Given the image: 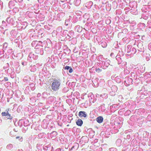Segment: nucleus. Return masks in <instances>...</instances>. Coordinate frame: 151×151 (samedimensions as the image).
I'll use <instances>...</instances> for the list:
<instances>
[{
  "label": "nucleus",
  "mask_w": 151,
  "mask_h": 151,
  "mask_svg": "<svg viewBox=\"0 0 151 151\" xmlns=\"http://www.w3.org/2000/svg\"><path fill=\"white\" fill-rule=\"evenodd\" d=\"M75 30L78 32H81L83 30V28L79 25H77L75 27Z\"/></svg>",
  "instance_id": "obj_8"
},
{
  "label": "nucleus",
  "mask_w": 151,
  "mask_h": 151,
  "mask_svg": "<svg viewBox=\"0 0 151 151\" xmlns=\"http://www.w3.org/2000/svg\"><path fill=\"white\" fill-rule=\"evenodd\" d=\"M17 2L18 1L19 3H21L23 1V0H16Z\"/></svg>",
  "instance_id": "obj_43"
},
{
  "label": "nucleus",
  "mask_w": 151,
  "mask_h": 151,
  "mask_svg": "<svg viewBox=\"0 0 151 151\" xmlns=\"http://www.w3.org/2000/svg\"><path fill=\"white\" fill-rule=\"evenodd\" d=\"M4 51L3 49H0V59L2 61L6 57V56L4 55Z\"/></svg>",
  "instance_id": "obj_6"
},
{
  "label": "nucleus",
  "mask_w": 151,
  "mask_h": 151,
  "mask_svg": "<svg viewBox=\"0 0 151 151\" xmlns=\"http://www.w3.org/2000/svg\"><path fill=\"white\" fill-rule=\"evenodd\" d=\"M74 35V32L73 31L71 30L68 33V36H69L70 37H73Z\"/></svg>",
  "instance_id": "obj_20"
},
{
  "label": "nucleus",
  "mask_w": 151,
  "mask_h": 151,
  "mask_svg": "<svg viewBox=\"0 0 151 151\" xmlns=\"http://www.w3.org/2000/svg\"><path fill=\"white\" fill-rule=\"evenodd\" d=\"M67 0H60V1L62 2H64L65 1H66Z\"/></svg>",
  "instance_id": "obj_44"
},
{
  "label": "nucleus",
  "mask_w": 151,
  "mask_h": 151,
  "mask_svg": "<svg viewBox=\"0 0 151 151\" xmlns=\"http://www.w3.org/2000/svg\"><path fill=\"white\" fill-rule=\"evenodd\" d=\"M13 122L14 123V125L16 126V125H15V123H14V120L13 121Z\"/></svg>",
  "instance_id": "obj_50"
},
{
  "label": "nucleus",
  "mask_w": 151,
  "mask_h": 151,
  "mask_svg": "<svg viewBox=\"0 0 151 151\" xmlns=\"http://www.w3.org/2000/svg\"><path fill=\"white\" fill-rule=\"evenodd\" d=\"M122 142V140L119 139H118L116 141V145L118 146H121Z\"/></svg>",
  "instance_id": "obj_17"
},
{
  "label": "nucleus",
  "mask_w": 151,
  "mask_h": 151,
  "mask_svg": "<svg viewBox=\"0 0 151 151\" xmlns=\"http://www.w3.org/2000/svg\"><path fill=\"white\" fill-rule=\"evenodd\" d=\"M3 151H7L5 149V150H4Z\"/></svg>",
  "instance_id": "obj_51"
},
{
  "label": "nucleus",
  "mask_w": 151,
  "mask_h": 151,
  "mask_svg": "<svg viewBox=\"0 0 151 151\" xmlns=\"http://www.w3.org/2000/svg\"><path fill=\"white\" fill-rule=\"evenodd\" d=\"M69 90V88L68 87H64L62 90L63 93H65L68 92Z\"/></svg>",
  "instance_id": "obj_19"
},
{
  "label": "nucleus",
  "mask_w": 151,
  "mask_h": 151,
  "mask_svg": "<svg viewBox=\"0 0 151 151\" xmlns=\"http://www.w3.org/2000/svg\"><path fill=\"white\" fill-rule=\"evenodd\" d=\"M132 78H129L127 81H125L124 82V84L126 86H128L132 83Z\"/></svg>",
  "instance_id": "obj_9"
},
{
  "label": "nucleus",
  "mask_w": 151,
  "mask_h": 151,
  "mask_svg": "<svg viewBox=\"0 0 151 151\" xmlns=\"http://www.w3.org/2000/svg\"><path fill=\"white\" fill-rule=\"evenodd\" d=\"M2 24H3L2 25V26H5V22L4 21H3L2 22Z\"/></svg>",
  "instance_id": "obj_39"
},
{
  "label": "nucleus",
  "mask_w": 151,
  "mask_h": 151,
  "mask_svg": "<svg viewBox=\"0 0 151 151\" xmlns=\"http://www.w3.org/2000/svg\"><path fill=\"white\" fill-rule=\"evenodd\" d=\"M88 23H87L86 24V25H88Z\"/></svg>",
  "instance_id": "obj_52"
},
{
  "label": "nucleus",
  "mask_w": 151,
  "mask_h": 151,
  "mask_svg": "<svg viewBox=\"0 0 151 151\" xmlns=\"http://www.w3.org/2000/svg\"><path fill=\"white\" fill-rule=\"evenodd\" d=\"M28 129V128L26 127H25V128L23 127L22 129V131L24 133H25L26 131Z\"/></svg>",
  "instance_id": "obj_26"
},
{
  "label": "nucleus",
  "mask_w": 151,
  "mask_h": 151,
  "mask_svg": "<svg viewBox=\"0 0 151 151\" xmlns=\"http://www.w3.org/2000/svg\"><path fill=\"white\" fill-rule=\"evenodd\" d=\"M150 44H151V43H150V44H149V45H150Z\"/></svg>",
  "instance_id": "obj_60"
},
{
  "label": "nucleus",
  "mask_w": 151,
  "mask_h": 151,
  "mask_svg": "<svg viewBox=\"0 0 151 151\" xmlns=\"http://www.w3.org/2000/svg\"><path fill=\"white\" fill-rule=\"evenodd\" d=\"M4 81V77H3V76H2V77H0V81Z\"/></svg>",
  "instance_id": "obj_38"
},
{
  "label": "nucleus",
  "mask_w": 151,
  "mask_h": 151,
  "mask_svg": "<svg viewBox=\"0 0 151 151\" xmlns=\"http://www.w3.org/2000/svg\"><path fill=\"white\" fill-rule=\"evenodd\" d=\"M29 125V121L28 120L26 119L24 121V127H26Z\"/></svg>",
  "instance_id": "obj_18"
},
{
  "label": "nucleus",
  "mask_w": 151,
  "mask_h": 151,
  "mask_svg": "<svg viewBox=\"0 0 151 151\" xmlns=\"http://www.w3.org/2000/svg\"><path fill=\"white\" fill-rule=\"evenodd\" d=\"M33 44V42L32 43V45Z\"/></svg>",
  "instance_id": "obj_56"
},
{
  "label": "nucleus",
  "mask_w": 151,
  "mask_h": 151,
  "mask_svg": "<svg viewBox=\"0 0 151 151\" xmlns=\"http://www.w3.org/2000/svg\"><path fill=\"white\" fill-rule=\"evenodd\" d=\"M74 146H73L71 148V150H73V148H74Z\"/></svg>",
  "instance_id": "obj_47"
},
{
  "label": "nucleus",
  "mask_w": 151,
  "mask_h": 151,
  "mask_svg": "<svg viewBox=\"0 0 151 151\" xmlns=\"http://www.w3.org/2000/svg\"><path fill=\"white\" fill-rule=\"evenodd\" d=\"M9 109H6L4 111L1 113V114L2 116L4 117V119L6 118L8 119H9L10 122H11L13 117L11 116V114L9 113Z\"/></svg>",
  "instance_id": "obj_2"
},
{
  "label": "nucleus",
  "mask_w": 151,
  "mask_h": 151,
  "mask_svg": "<svg viewBox=\"0 0 151 151\" xmlns=\"http://www.w3.org/2000/svg\"><path fill=\"white\" fill-rule=\"evenodd\" d=\"M68 70L69 72L70 73H72L73 71V70L71 67Z\"/></svg>",
  "instance_id": "obj_34"
},
{
  "label": "nucleus",
  "mask_w": 151,
  "mask_h": 151,
  "mask_svg": "<svg viewBox=\"0 0 151 151\" xmlns=\"http://www.w3.org/2000/svg\"><path fill=\"white\" fill-rule=\"evenodd\" d=\"M57 134V132L55 131H53L50 134V135L53 137H56Z\"/></svg>",
  "instance_id": "obj_22"
},
{
  "label": "nucleus",
  "mask_w": 151,
  "mask_h": 151,
  "mask_svg": "<svg viewBox=\"0 0 151 151\" xmlns=\"http://www.w3.org/2000/svg\"><path fill=\"white\" fill-rule=\"evenodd\" d=\"M29 69L31 72H35L36 70V66L35 65H31L29 67Z\"/></svg>",
  "instance_id": "obj_10"
},
{
  "label": "nucleus",
  "mask_w": 151,
  "mask_h": 151,
  "mask_svg": "<svg viewBox=\"0 0 151 151\" xmlns=\"http://www.w3.org/2000/svg\"><path fill=\"white\" fill-rule=\"evenodd\" d=\"M103 118L101 116H99L96 119L97 122L99 123H101L103 122Z\"/></svg>",
  "instance_id": "obj_11"
},
{
  "label": "nucleus",
  "mask_w": 151,
  "mask_h": 151,
  "mask_svg": "<svg viewBox=\"0 0 151 151\" xmlns=\"http://www.w3.org/2000/svg\"><path fill=\"white\" fill-rule=\"evenodd\" d=\"M10 135L12 137H14L15 136V134L14 133V132L13 131H11L10 132Z\"/></svg>",
  "instance_id": "obj_27"
},
{
  "label": "nucleus",
  "mask_w": 151,
  "mask_h": 151,
  "mask_svg": "<svg viewBox=\"0 0 151 151\" xmlns=\"http://www.w3.org/2000/svg\"><path fill=\"white\" fill-rule=\"evenodd\" d=\"M81 3V0H76L74 1V4L76 6H78Z\"/></svg>",
  "instance_id": "obj_15"
},
{
  "label": "nucleus",
  "mask_w": 151,
  "mask_h": 151,
  "mask_svg": "<svg viewBox=\"0 0 151 151\" xmlns=\"http://www.w3.org/2000/svg\"><path fill=\"white\" fill-rule=\"evenodd\" d=\"M13 132H17L18 130L17 129H13Z\"/></svg>",
  "instance_id": "obj_40"
},
{
  "label": "nucleus",
  "mask_w": 151,
  "mask_h": 151,
  "mask_svg": "<svg viewBox=\"0 0 151 151\" xmlns=\"http://www.w3.org/2000/svg\"><path fill=\"white\" fill-rule=\"evenodd\" d=\"M13 147V145L12 144H9L6 147V149L8 150H12Z\"/></svg>",
  "instance_id": "obj_13"
},
{
  "label": "nucleus",
  "mask_w": 151,
  "mask_h": 151,
  "mask_svg": "<svg viewBox=\"0 0 151 151\" xmlns=\"http://www.w3.org/2000/svg\"><path fill=\"white\" fill-rule=\"evenodd\" d=\"M38 58V56L36 55V54L35 55L32 52H31L30 53L29 55L28 59L29 60H30L29 59H30L31 60H32V59L35 60L37 59Z\"/></svg>",
  "instance_id": "obj_4"
},
{
  "label": "nucleus",
  "mask_w": 151,
  "mask_h": 151,
  "mask_svg": "<svg viewBox=\"0 0 151 151\" xmlns=\"http://www.w3.org/2000/svg\"><path fill=\"white\" fill-rule=\"evenodd\" d=\"M17 3V1L14 0L10 1L9 3V6L10 9L13 8L14 6L15 5V3Z\"/></svg>",
  "instance_id": "obj_7"
},
{
  "label": "nucleus",
  "mask_w": 151,
  "mask_h": 151,
  "mask_svg": "<svg viewBox=\"0 0 151 151\" xmlns=\"http://www.w3.org/2000/svg\"><path fill=\"white\" fill-rule=\"evenodd\" d=\"M76 123L77 125L81 126L83 124V121L81 119H78L76 121Z\"/></svg>",
  "instance_id": "obj_12"
},
{
  "label": "nucleus",
  "mask_w": 151,
  "mask_h": 151,
  "mask_svg": "<svg viewBox=\"0 0 151 151\" xmlns=\"http://www.w3.org/2000/svg\"><path fill=\"white\" fill-rule=\"evenodd\" d=\"M70 67L68 66H66L64 67V69L65 70H68Z\"/></svg>",
  "instance_id": "obj_31"
},
{
  "label": "nucleus",
  "mask_w": 151,
  "mask_h": 151,
  "mask_svg": "<svg viewBox=\"0 0 151 151\" xmlns=\"http://www.w3.org/2000/svg\"><path fill=\"white\" fill-rule=\"evenodd\" d=\"M127 112L128 113H129L130 112V111L129 110H127Z\"/></svg>",
  "instance_id": "obj_46"
},
{
  "label": "nucleus",
  "mask_w": 151,
  "mask_h": 151,
  "mask_svg": "<svg viewBox=\"0 0 151 151\" xmlns=\"http://www.w3.org/2000/svg\"><path fill=\"white\" fill-rule=\"evenodd\" d=\"M150 58L151 59V56L150 57Z\"/></svg>",
  "instance_id": "obj_58"
},
{
  "label": "nucleus",
  "mask_w": 151,
  "mask_h": 151,
  "mask_svg": "<svg viewBox=\"0 0 151 151\" xmlns=\"http://www.w3.org/2000/svg\"><path fill=\"white\" fill-rule=\"evenodd\" d=\"M22 137H21L20 136H18L16 137V139H21Z\"/></svg>",
  "instance_id": "obj_42"
},
{
  "label": "nucleus",
  "mask_w": 151,
  "mask_h": 151,
  "mask_svg": "<svg viewBox=\"0 0 151 151\" xmlns=\"http://www.w3.org/2000/svg\"><path fill=\"white\" fill-rule=\"evenodd\" d=\"M40 53L41 55H42L43 53V48H41L40 50Z\"/></svg>",
  "instance_id": "obj_29"
},
{
  "label": "nucleus",
  "mask_w": 151,
  "mask_h": 151,
  "mask_svg": "<svg viewBox=\"0 0 151 151\" xmlns=\"http://www.w3.org/2000/svg\"><path fill=\"white\" fill-rule=\"evenodd\" d=\"M47 146H44V147H43V149L45 150H47Z\"/></svg>",
  "instance_id": "obj_41"
},
{
  "label": "nucleus",
  "mask_w": 151,
  "mask_h": 151,
  "mask_svg": "<svg viewBox=\"0 0 151 151\" xmlns=\"http://www.w3.org/2000/svg\"><path fill=\"white\" fill-rule=\"evenodd\" d=\"M44 1V0H38V2L40 4L42 3Z\"/></svg>",
  "instance_id": "obj_36"
},
{
  "label": "nucleus",
  "mask_w": 151,
  "mask_h": 151,
  "mask_svg": "<svg viewBox=\"0 0 151 151\" xmlns=\"http://www.w3.org/2000/svg\"><path fill=\"white\" fill-rule=\"evenodd\" d=\"M88 20V19H87V20Z\"/></svg>",
  "instance_id": "obj_57"
},
{
  "label": "nucleus",
  "mask_w": 151,
  "mask_h": 151,
  "mask_svg": "<svg viewBox=\"0 0 151 151\" xmlns=\"http://www.w3.org/2000/svg\"><path fill=\"white\" fill-rule=\"evenodd\" d=\"M78 116L81 118L83 117L84 118H86L87 117V114L86 112L84 111H80L78 113Z\"/></svg>",
  "instance_id": "obj_5"
},
{
  "label": "nucleus",
  "mask_w": 151,
  "mask_h": 151,
  "mask_svg": "<svg viewBox=\"0 0 151 151\" xmlns=\"http://www.w3.org/2000/svg\"><path fill=\"white\" fill-rule=\"evenodd\" d=\"M13 52V50L12 49H9L7 50V52L9 53H12Z\"/></svg>",
  "instance_id": "obj_30"
},
{
  "label": "nucleus",
  "mask_w": 151,
  "mask_h": 151,
  "mask_svg": "<svg viewBox=\"0 0 151 151\" xmlns=\"http://www.w3.org/2000/svg\"><path fill=\"white\" fill-rule=\"evenodd\" d=\"M114 55V53H111V56H113Z\"/></svg>",
  "instance_id": "obj_45"
},
{
  "label": "nucleus",
  "mask_w": 151,
  "mask_h": 151,
  "mask_svg": "<svg viewBox=\"0 0 151 151\" xmlns=\"http://www.w3.org/2000/svg\"><path fill=\"white\" fill-rule=\"evenodd\" d=\"M109 21L110 22L109 23H110L111 22V21L110 20H107L106 21Z\"/></svg>",
  "instance_id": "obj_48"
},
{
  "label": "nucleus",
  "mask_w": 151,
  "mask_h": 151,
  "mask_svg": "<svg viewBox=\"0 0 151 151\" xmlns=\"http://www.w3.org/2000/svg\"><path fill=\"white\" fill-rule=\"evenodd\" d=\"M136 49L134 48V47H132V48H131V54H135L136 53Z\"/></svg>",
  "instance_id": "obj_23"
},
{
  "label": "nucleus",
  "mask_w": 151,
  "mask_h": 151,
  "mask_svg": "<svg viewBox=\"0 0 151 151\" xmlns=\"http://www.w3.org/2000/svg\"><path fill=\"white\" fill-rule=\"evenodd\" d=\"M110 61L109 60H107L106 61H101L100 63L101 67L103 69H106L110 65Z\"/></svg>",
  "instance_id": "obj_3"
},
{
  "label": "nucleus",
  "mask_w": 151,
  "mask_h": 151,
  "mask_svg": "<svg viewBox=\"0 0 151 151\" xmlns=\"http://www.w3.org/2000/svg\"><path fill=\"white\" fill-rule=\"evenodd\" d=\"M6 21L8 23H11V24H13V22H14L13 19L12 18H11L10 17H8L6 19Z\"/></svg>",
  "instance_id": "obj_14"
},
{
  "label": "nucleus",
  "mask_w": 151,
  "mask_h": 151,
  "mask_svg": "<svg viewBox=\"0 0 151 151\" xmlns=\"http://www.w3.org/2000/svg\"><path fill=\"white\" fill-rule=\"evenodd\" d=\"M7 43H5L4 44V45H3V47H4V48H6L7 47Z\"/></svg>",
  "instance_id": "obj_37"
},
{
  "label": "nucleus",
  "mask_w": 151,
  "mask_h": 151,
  "mask_svg": "<svg viewBox=\"0 0 151 151\" xmlns=\"http://www.w3.org/2000/svg\"><path fill=\"white\" fill-rule=\"evenodd\" d=\"M110 151H116V149L114 148H111L109 149Z\"/></svg>",
  "instance_id": "obj_28"
},
{
  "label": "nucleus",
  "mask_w": 151,
  "mask_h": 151,
  "mask_svg": "<svg viewBox=\"0 0 151 151\" xmlns=\"http://www.w3.org/2000/svg\"><path fill=\"white\" fill-rule=\"evenodd\" d=\"M130 137L129 135H128L127 136V137Z\"/></svg>",
  "instance_id": "obj_53"
},
{
  "label": "nucleus",
  "mask_w": 151,
  "mask_h": 151,
  "mask_svg": "<svg viewBox=\"0 0 151 151\" xmlns=\"http://www.w3.org/2000/svg\"><path fill=\"white\" fill-rule=\"evenodd\" d=\"M69 0V1H70V5L72 4V3L71 4V3H70V1H71V0Z\"/></svg>",
  "instance_id": "obj_49"
},
{
  "label": "nucleus",
  "mask_w": 151,
  "mask_h": 151,
  "mask_svg": "<svg viewBox=\"0 0 151 151\" xmlns=\"http://www.w3.org/2000/svg\"><path fill=\"white\" fill-rule=\"evenodd\" d=\"M27 62H22V64L23 66H25L27 65Z\"/></svg>",
  "instance_id": "obj_33"
},
{
  "label": "nucleus",
  "mask_w": 151,
  "mask_h": 151,
  "mask_svg": "<svg viewBox=\"0 0 151 151\" xmlns=\"http://www.w3.org/2000/svg\"><path fill=\"white\" fill-rule=\"evenodd\" d=\"M111 89L112 91L115 92L117 91V88L116 86H113L111 87Z\"/></svg>",
  "instance_id": "obj_21"
},
{
  "label": "nucleus",
  "mask_w": 151,
  "mask_h": 151,
  "mask_svg": "<svg viewBox=\"0 0 151 151\" xmlns=\"http://www.w3.org/2000/svg\"><path fill=\"white\" fill-rule=\"evenodd\" d=\"M95 71L98 73H99L102 71V69L99 68H96Z\"/></svg>",
  "instance_id": "obj_25"
},
{
  "label": "nucleus",
  "mask_w": 151,
  "mask_h": 151,
  "mask_svg": "<svg viewBox=\"0 0 151 151\" xmlns=\"http://www.w3.org/2000/svg\"><path fill=\"white\" fill-rule=\"evenodd\" d=\"M150 44H151V43H150V44H149V45H150Z\"/></svg>",
  "instance_id": "obj_59"
},
{
  "label": "nucleus",
  "mask_w": 151,
  "mask_h": 151,
  "mask_svg": "<svg viewBox=\"0 0 151 151\" xmlns=\"http://www.w3.org/2000/svg\"><path fill=\"white\" fill-rule=\"evenodd\" d=\"M97 140V139H95V141L96 142V140Z\"/></svg>",
  "instance_id": "obj_55"
},
{
  "label": "nucleus",
  "mask_w": 151,
  "mask_h": 151,
  "mask_svg": "<svg viewBox=\"0 0 151 151\" xmlns=\"http://www.w3.org/2000/svg\"><path fill=\"white\" fill-rule=\"evenodd\" d=\"M43 136V134L42 133H40L38 135V137L40 138H41Z\"/></svg>",
  "instance_id": "obj_32"
},
{
  "label": "nucleus",
  "mask_w": 151,
  "mask_h": 151,
  "mask_svg": "<svg viewBox=\"0 0 151 151\" xmlns=\"http://www.w3.org/2000/svg\"><path fill=\"white\" fill-rule=\"evenodd\" d=\"M116 60L118 61V64H119L121 63L122 61L121 58L118 56H116Z\"/></svg>",
  "instance_id": "obj_16"
},
{
  "label": "nucleus",
  "mask_w": 151,
  "mask_h": 151,
  "mask_svg": "<svg viewBox=\"0 0 151 151\" xmlns=\"http://www.w3.org/2000/svg\"><path fill=\"white\" fill-rule=\"evenodd\" d=\"M60 80L59 79L55 80L52 83L51 88L54 91L58 90L60 87Z\"/></svg>",
  "instance_id": "obj_1"
},
{
  "label": "nucleus",
  "mask_w": 151,
  "mask_h": 151,
  "mask_svg": "<svg viewBox=\"0 0 151 151\" xmlns=\"http://www.w3.org/2000/svg\"><path fill=\"white\" fill-rule=\"evenodd\" d=\"M130 46L128 45L127 47V48L128 49L127 51V53H129L131 52V48L130 47Z\"/></svg>",
  "instance_id": "obj_24"
},
{
  "label": "nucleus",
  "mask_w": 151,
  "mask_h": 151,
  "mask_svg": "<svg viewBox=\"0 0 151 151\" xmlns=\"http://www.w3.org/2000/svg\"><path fill=\"white\" fill-rule=\"evenodd\" d=\"M4 81H8V79L7 77H4Z\"/></svg>",
  "instance_id": "obj_35"
},
{
  "label": "nucleus",
  "mask_w": 151,
  "mask_h": 151,
  "mask_svg": "<svg viewBox=\"0 0 151 151\" xmlns=\"http://www.w3.org/2000/svg\"><path fill=\"white\" fill-rule=\"evenodd\" d=\"M121 82V81H120L119 82V83H120Z\"/></svg>",
  "instance_id": "obj_54"
}]
</instances>
